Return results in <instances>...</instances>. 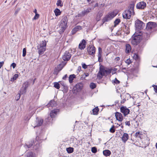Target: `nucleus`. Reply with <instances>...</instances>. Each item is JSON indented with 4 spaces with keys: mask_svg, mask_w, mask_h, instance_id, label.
I'll list each match as a JSON object with an SVG mask.
<instances>
[{
    "mask_svg": "<svg viewBox=\"0 0 157 157\" xmlns=\"http://www.w3.org/2000/svg\"><path fill=\"white\" fill-rule=\"evenodd\" d=\"M36 140V141H35L34 139H33L25 144V145L24 146L25 148H29L31 147L33 145L35 142V143H36V144L35 145L33 146V149L36 151H38L40 148V141L42 140V139H39V137L37 136Z\"/></svg>",
    "mask_w": 157,
    "mask_h": 157,
    "instance_id": "obj_1",
    "label": "nucleus"
},
{
    "mask_svg": "<svg viewBox=\"0 0 157 157\" xmlns=\"http://www.w3.org/2000/svg\"><path fill=\"white\" fill-rule=\"evenodd\" d=\"M135 5V3L133 2H132L129 5L128 10H125L123 13V17L124 18L126 19H129L130 18L132 15H134V8Z\"/></svg>",
    "mask_w": 157,
    "mask_h": 157,
    "instance_id": "obj_2",
    "label": "nucleus"
},
{
    "mask_svg": "<svg viewBox=\"0 0 157 157\" xmlns=\"http://www.w3.org/2000/svg\"><path fill=\"white\" fill-rule=\"evenodd\" d=\"M47 42L45 40H42L41 43L37 46L38 52L39 55L43 54L46 50Z\"/></svg>",
    "mask_w": 157,
    "mask_h": 157,
    "instance_id": "obj_3",
    "label": "nucleus"
},
{
    "mask_svg": "<svg viewBox=\"0 0 157 157\" xmlns=\"http://www.w3.org/2000/svg\"><path fill=\"white\" fill-rule=\"evenodd\" d=\"M117 14V13H116L114 11L109 12L102 19V22L104 24L105 22H108L114 17Z\"/></svg>",
    "mask_w": 157,
    "mask_h": 157,
    "instance_id": "obj_4",
    "label": "nucleus"
},
{
    "mask_svg": "<svg viewBox=\"0 0 157 157\" xmlns=\"http://www.w3.org/2000/svg\"><path fill=\"white\" fill-rule=\"evenodd\" d=\"M142 36L139 35H137L134 34L131 38V42L134 45H137L139 44L142 40Z\"/></svg>",
    "mask_w": 157,
    "mask_h": 157,
    "instance_id": "obj_5",
    "label": "nucleus"
},
{
    "mask_svg": "<svg viewBox=\"0 0 157 157\" xmlns=\"http://www.w3.org/2000/svg\"><path fill=\"white\" fill-rule=\"evenodd\" d=\"M135 25L136 30L137 31L143 29L145 26V24L139 20H137L135 21Z\"/></svg>",
    "mask_w": 157,
    "mask_h": 157,
    "instance_id": "obj_6",
    "label": "nucleus"
},
{
    "mask_svg": "<svg viewBox=\"0 0 157 157\" xmlns=\"http://www.w3.org/2000/svg\"><path fill=\"white\" fill-rule=\"evenodd\" d=\"M105 70L104 67L101 65L99 67V71L97 75V78L99 79H101L105 75Z\"/></svg>",
    "mask_w": 157,
    "mask_h": 157,
    "instance_id": "obj_7",
    "label": "nucleus"
},
{
    "mask_svg": "<svg viewBox=\"0 0 157 157\" xmlns=\"http://www.w3.org/2000/svg\"><path fill=\"white\" fill-rule=\"evenodd\" d=\"M83 87V84L79 83L77 84L73 87V91L74 93H76L81 90Z\"/></svg>",
    "mask_w": 157,
    "mask_h": 157,
    "instance_id": "obj_8",
    "label": "nucleus"
},
{
    "mask_svg": "<svg viewBox=\"0 0 157 157\" xmlns=\"http://www.w3.org/2000/svg\"><path fill=\"white\" fill-rule=\"evenodd\" d=\"M87 51L89 55L94 56L95 53L96 48L94 45H90L87 48Z\"/></svg>",
    "mask_w": 157,
    "mask_h": 157,
    "instance_id": "obj_9",
    "label": "nucleus"
},
{
    "mask_svg": "<svg viewBox=\"0 0 157 157\" xmlns=\"http://www.w3.org/2000/svg\"><path fill=\"white\" fill-rule=\"evenodd\" d=\"M29 86V82L26 81L24 82L23 85L22 86L20 90V93L23 94H25L26 91V89Z\"/></svg>",
    "mask_w": 157,
    "mask_h": 157,
    "instance_id": "obj_10",
    "label": "nucleus"
},
{
    "mask_svg": "<svg viewBox=\"0 0 157 157\" xmlns=\"http://www.w3.org/2000/svg\"><path fill=\"white\" fill-rule=\"evenodd\" d=\"M157 26V24L155 22L150 21L147 24L146 28L147 30L155 28Z\"/></svg>",
    "mask_w": 157,
    "mask_h": 157,
    "instance_id": "obj_11",
    "label": "nucleus"
},
{
    "mask_svg": "<svg viewBox=\"0 0 157 157\" xmlns=\"http://www.w3.org/2000/svg\"><path fill=\"white\" fill-rule=\"evenodd\" d=\"M71 56V53L68 51H66L62 58L64 61H68L70 59Z\"/></svg>",
    "mask_w": 157,
    "mask_h": 157,
    "instance_id": "obj_12",
    "label": "nucleus"
},
{
    "mask_svg": "<svg viewBox=\"0 0 157 157\" xmlns=\"http://www.w3.org/2000/svg\"><path fill=\"white\" fill-rule=\"evenodd\" d=\"M121 112L123 113L124 116H126L129 113L130 110L127 108L126 106H123L120 108Z\"/></svg>",
    "mask_w": 157,
    "mask_h": 157,
    "instance_id": "obj_13",
    "label": "nucleus"
},
{
    "mask_svg": "<svg viewBox=\"0 0 157 157\" xmlns=\"http://www.w3.org/2000/svg\"><path fill=\"white\" fill-rule=\"evenodd\" d=\"M146 3L144 2H141L138 3L136 5L137 9H144L146 6Z\"/></svg>",
    "mask_w": 157,
    "mask_h": 157,
    "instance_id": "obj_14",
    "label": "nucleus"
},
{
    "mask_svg": "<svg viewBox=\"0 0 157 157\" xmlns=\"http://www.w3.org/2000/svg\"><path fill=\"white\" fill-rule=\"evenodd\" d=\"M102 53V48L99 47L98 48V61L99 63L102 62L103 61L102 58H101V55Z\"/></svg>",
    "mask_w": 157,
    "mask_h": 157,
    "instance_id": "obj_15",
    "label": "nucleus"
},
{
    "mask_svg": "<svg viewBox=\"0 0 157 157\" xmlns=\"http://www.w3.org/2000/svg\"><path fill=\"white\" fill-rule=\"evenodd\" d=\"M86 44V42L85 40L83 39L80 42L78 46V48L81 50L84 49Z\"/></svg>",
    "mask_w": 157,
    "mask_h": 157,
    "instance_id": "obj_16",
    "label": "nucleus"
},
{
    "mask_svg": "<svg viewBox=\"0 0 157 157\" xmlns=\"http://www.w3.org/2000/svg\"><path fill=\"white\" fill-rule=\"evenodd\" d=\"M115 116L117 120L121 122L123 120V117L121 113L118 112H116Z\"/></svg>",
    "mask_w": 157,
    "mask_h": 157,
    "instance_id": "obj_17",
    "label": "nucleus"
},
{
    "mask_svg": "<svg viewBox=\"0 0 157 157\" xmlns=\"http://www.w3.org/2000/svg\"><path fill=\"white\" fill-rule=\"evenodd\" d=\"M59 112V109H55L52 110L50 113V116L51 118H54L57 114V113Z\"/></svg>",
    "mask_w": 157,
    "mask_h": 157,
    "instance_id": "obj_18",
    "label": "nucleus"
},
{
    "mask_svg": "<svg viewBox=\"0 0 157 157\" xmlns=\"http://www.w3.org/2000/svg\"><path fill=\"white\" fill-rule=\"evenodd\" d=\"M91 9H87L84 11H82L80 13L78 14V17H82L84 16L86 14L89 13Z\"/></svg>",
    "mask_w": 157,
    "mask_h": 157,
    "instance_id": "obj_19",
    "label": "nucleus"
},
{
    "mask_svg": "<svg viewBox=\"0 0 157 157\" xmlns=\"http://www.w3.org/2000/svg\"><path fill=\"white\" fill-rule=\"evenodd\" d=\"M67 21L68 19L67 17L66 16L64 17L61 21L60 26H67Z\"/></svg>",
    "mask_w": 157,
    "mask_h": 157,
    "instance_id": "obj_20",
    "label": "nucleus"
},
{
    "mask_svg": "<svg viewBox=\"0 0 157 157\" xmlns=\"http://www.w3.org/2000/svg\"><path fill=\"white\" fill-rule=\"evenodd\" d=\"M82 29V27L80 26H77L72 30L71 32L72 35L75 34L79 30Z\"/></svg>",
    "mask_w": 157,
    "mask_h": 157,
    "instance_id": "obj_21",
    "label": "nucleus"
},
{
    "mask_svg": "<svg viewBox=\"0 0 157 157\" xmlns=\"http://www.w3.org/2000/svg\"><path fill=\"white\" fill-rule=\"evenodd\" d=\"M43 122V120L41 118L36 119V125L34 128L36 127L40 126L41 125Z\"/></svg>",
    "mask_w": 157,
    "mask_h": 157,
    "instance_id": "obj_22",
    "label": "nucleus"
},
{
    "mask_svg": "<svg viewBox=\"0 0 157 157\" xmlns=\"http://www.w3.org/2000/svg\"><path fill=\"white\" fill-rule=\"evenodd\" d=\"M144 46L143 45L140 43L136 47V51L138 53H141L143 50Z\"/></svg>",
    "mask_w": 157,
    "mask_h": 157,
    "instance_id": "obj_23",
    "label": "nucleus"
},
{
    "mask_svg": "<svg viewBox=\"0 0 157 157\" xmlns=\"http://www.w3.org/2000/svg\"><path fill=\"white\" fill-rule=\"evenodd\" d=\"M56 102L54 101V100H51L49 103H48L46 106H47V107H52L56 106Z\"/></svg>",
    "mask_w": 157,
    "mask_h": 157,
    "instance_id": "obj_24",
    "label": "nucleus"
},
{
    "mask_svg": "<svg viewBox=\"0 0 157 157\" xmlns=\"http://www.w3.org/2000/svg\"><path fill=\"white\" fill-rule=\"evenodd\" d=\"M128 139V134L126 133H124L122 137V140L123 142L125 143Z\"/></svg>",
    "mask_w": 157,
    "mask_h": 157,
    "instance_id": "obj_25",
    "label": "nucleus"
},
{
    "mask_svg": "<svg viewBox=\"0 0 157 157\" xmlns=\"http://www.w3.org/2000/svg\"><path fill=\"white\" fill-rule=\"evenodd\" d=\"M66 64V63H65L63 61L62 62V63H60L59 65H58L57 66V68L58 69V70L59 71H60L63 68L64 66Z\"/></svg>",
    "mask_w": 157,
    "mask_h": 157,
    "instance_id": "obj_26",
    "label": "nucleus"
},
{
    "mask_svg": "<svg viewBox=\"0 0 157 157\" xmlns=\"http://www.w3.org/2000/svg\"><path fill=\"white\" fill-rule=\"evenodd\" d=\"M126 47V52L127 53H128L131 51V47L130 45L129 44H126L125 45Z\"/></svg>",
    "mask_w": 157,
    "mask_h": 157,
    "instance_id": "obj_27",
    "label": "nucleus"
},
{
    "mask_svg": "<svg viewBox=\"0 0 157 157\" xmlns=\"http://www.w3.org/2000/svg\"><path fill=\"white\" fill-rule=\"evenodd\" d=\"M103 153V155L105 156H109L111 154V151L109 150H104Z\"/></svg>",
    "mask_w": 157,
    "mask_h": 157,
    "instance_id": "obj_28",
    "label": "nucleus"
},
{
    "mask_svg": "<svg viewBox=\"0 0 157 157\" xmlns=\"http://www.w3.org/2000/svg\"><path fill=\"white\" fill-rule=\"evenodd\" d=\"M75 75L74 74L70 75L69 77V82L71 83L73 82V80L75 78Z\"/></svg>",
    "mask_w": 157,
    "mask_h": 157,
    "instance_id": "obj_29",
    "label": "nucleus"
},
{
    "mask_svg": "<svg viewBox=\"0 0 157 157\" xmlns=\"http://www.w3.org/2000/svg\"><path fill=\"white\" fill-rule=\"evenodd\" d=\"M54 12L55 15L56 16L60 15L61 13V11L58 8L56 9L55 10H54Z\"/></svg>",
    "mask_w": 157,
    "mask_h": 157,
    "instance_id": "obj_30",
    "label": "nucleus"
},
{
    "mask_svg": "<svg viewBox=\"0 0 157 157\" xmlns=\"http://www.w3.org/2000/svg\"><path fill=\"white\" fill-rule=\"evenodd\" d=\"M61 28L60 29V30L59 31V33L60 34H62L63 32L65 31V30L67 26H60Z\"/></svg>",
    "mask_w": 157,
    "mask_h": 157,
    "instance_id": "obj_31",
    "label": "nucleus"
},
{
    "mask_svg": "<svg viewBox=\"0 0 157 157\" xmlns=\"http://www.w3.org/2000/svg\"><path fill=\"white\" fill-rule=\"evenodd\" d=\"M99 111V109L98 107H96L92 110V114L93 115H97Z\"/></svg>",
    "mask_w": 157,
    "mask_h": 157,
    "instance_id": "obj_32",
    "label": "nucleus"
},
{
    "mask_svg": "<svg viewBox=\"0 0 157 157\" xmlns=\"http://www.w3.org/2000/svg\"><path fill=\"white\" fill-rule=\"evenodd\" d=\"M66 151L69 154L72 153L74 151V148L72 147H69L66 148Z\"/></svg>",
    "mask_w": 157,
    "mask_h": 157,
    "instance_id": "obj_33",
    "label": "nucleus"
},
{
    "mask_svg": "<svg viewBox=\"0 0 157 157\" xmlns=\"http://www.w3.org/2000/svg\"><path fill=\"white\" fill-rule=\"evenodd\" d=\"M19 75L18 74H15L13 76V78H11V81H13L14 80H16L18 77Z\"/></svg>",
    "mask_w": 157,
    "mask_h": 157,
    "instance_id": "obj_34",
    "label": "nucleus"
},
{
    "mask_svg": "<svg viewBox=\"0 0 157 157\" xmlns=\"http://www.w3.org/2000/svg\"><path fill=\"white\" fill-rule=\"evenodd\" d=\"M54 86L58 89L60 88L59 84L57 82H54Z\"/></svg>",
    "mask_w": 157,
    "mask_h": 157,
    "instance_id": "obj_35",
    "label": "nucleus"
},
{
    "mask_svg": "<svg viewBox=\"0 0 157 157\" xmlns=\"http://www.w3.org/2000/svg\"><path fill=\"white\" fill-rule=\"evenodd\" d=\"M142 134L141 133H140V132H136L135 135V136L137 138H141V136H140L141 135H142Z\"/></svg>",
    "mask_w": 157,
    "mask_h": 157,
    "instance_id": "obj_36",
    "label": "nucleus"
},
{
    "mask_svg": "<svg viewBox=\"0 0 157 157\" xmlns=\"http://www.w3.org/2000/svg\"><path fill=\"white\" fill-rule=\"evenodd\" d=\"M121 22L120 20L119 19H117L114 21V27L116 26Z\"/></svg>",
    "mask_w": 157,
    "mask_h": 157,
    "instance_id": "obj_37",
    "label": "nucleus"
},
{
    "mask_svg": "<svg viewBox=\"0 0 157 157\" xmlns=\"http://www.w3.org/2000/svg\"><path fill=\"white\" fill-rule=\"evenodd\" d=\"M133 58L136 60H138L139 59L140 57L138 54L135 53L134 54Z\"/></svg>",
    "mask_w": 157,
    "mask_h": 157,
    "instance_id": "obj_38",
    "label": "nucleus"
},
{
    "mask_svg": "<svg viewBox=\"0 0 157 157\" xmlns=\"http://www.w3.org/2000/svg\"><path fill=\"white\" fill-rule=\"evenodd\" d=\"M96 84L94 83L93 82H91L90 83V87L91 89H94L96 87Z\"/></svg>",
    "mask_w": 157,
    "mask_h": 157,
    "instance_id": "obj_39",
    "label": "nucleus"
},
{
    "mask_svg": "<svg viewBox=\"0 0 157 157\" xmlns=\"http://www.w3.org/2000/svg\"><path fill=\"white\" fill-rule=\"evenodd\" d=\"M115 126L113 125L112 127L110 129L109 131L111 133H114L115 132Z\"/></svg>",
    "mask_w": 157,
    "mask_h": 157,
    "instance_id": "obj_40",
    "label": "nucleus"
},
{
    "mask_svg": "<svg viewBox=\"0 0 157 157\" xmlns=\"http://www.w3.org/2000/svg\"><path fill=\"white\" fill-rule=\"evenodd\" d=\"M112 82L113 83H114L116 84H119L120 82L116 78H115L114 80H112Z\"/></svg>",
    "mask_w": 157,
    "mask_h": 157,
    "instance_id": "obj_41",
    "label": "nucleus"
},
{
    "mask_svg": "<svg viewBox=\"0 0 157 157\" xmlns=\"http://www.w3.org/2000/svg\"><path fill=\"white\" fill-rule=\"evenodd\" d=\"M91 151L92 153H95L97 152V148L95 147H93L91 148Z\"/></svg>",
    "mask_w": 157,
    "mask_h": 157,
    "instance_id": "obj_42",
    "label": "nucleus"
},
{
    "mask_svg": "<svg viewBox=\"0 0 157 157\" xmlns=\"http://www.w3.org/2000/svg\"><path fill=\"white\" fill-rule=\"evenodd\" d=\"M62 1L61 0H58L57 2L56 3V5L58 6H63V4H61Z\"/></svg>",
    "mask_w": 157,
    "mask_h": 157,
    "instance_id": "obj_43",
    "label": "nucleus"
},
{
    "mask_svg": "<svg viewBox=\"0 0 157 157\" xmlns=\"http://www.w3.org/2000/svg\"><path fill=\"white\" fill-rule=\"evenodd\" d=\"M103 15V13L101 11H99L97 14V16L98 17H99L101 18L102 16Z\"/></svg>",
    "mask_w": 157,
    "mask_h": 157,
    "instance_id": "obj_44",
    "label": "nucleus"
},
{
    "mask_svg": "<svg viewBox=\"0 0 157 157\" xmlns=\"http://www.w3.org/2000/svg\"><path fill=\"white\" fill-rule=\"evenodd\" d=\"M39 14L38 13L35 14V15L33 19V20H36L38 19L39 17Z\"/></svg>",
    "mask_w": 157,
    "mask_h": 157,
    "instance_id": "obj_45",
    "label": "nucleus"
},
{
    "mask_svg": "<svg viewBox=\"0 0 157 157\" xmlns=\"http://www.w3.org/2000/svg\"><path fill=\"white\" fill-rule=\"evenodd\" d=\"M26 50L25 48H24L23 49V54L22 56L24 57L26 55Z\"/></svg>",
    "mask_w": 157,
    "mask_h": 157,
    "instance_id": "obj_46",
    "label": "nucleus"
},
{
    "mask_svg": "<svg viewBox=\"0 0 157 157\" xmlns=\"http://www.w3.org/2000/svg\"><path fill=\"white\" fill-rule=\"evenodd\" d=\"M21 94L20 93V92L16 96V101H18L19 99L20 98V96H21Z\"/></svg>",
    "mask_w": 157,
    "mask_h": 157,
    "instance_id": "obj_47",
    "label": "nucleus"
},
{
    "mask_svg": "<svg viewBox=\"0 0 157 157\" xmlns=\"http://www.w3.org/2000/svg\"><path fill=\"white\" fill-rule=\"evenodd\" d=\"M112 68L108 69H107V70H105V73L109 74L111 72H112Z\"/></svg>",
    "mask_w": 157,
    "mask_h": 157,
    "instance_id": "obj_48",
    "label": "nucleus"
},
{
    "mask_svg": "<svg viewBox=\"0 0 157 157\" xmlns=\"http://www.w3.org/2000/svg\"><path fill=\"white\" fill-rule=\"evenodd\" d=\"M27 157H34L33 153L32 152H29L27 155Z\"/></svg>",
    "mask_w": 157,
    "mask_h": 157,
    "instance_id": "obj_49",
    "label": "nucleus"
},
{
    "mask_svg": "<svg viewBox=\"0 0 157 157\" xmlns=\"http://www.w3.org/2000/svg\"><path fill=\"white\" fill-rule=\"evenodd\" d=\"M127 69H128V68H127L125 67H122L121 68V70H122V71L124 73H126L127 72Z\"/></svg>",
    "mask_w": 157,
    "mask_h": 157,
    "instance_id": "obj_50",
    "label": "nucleus"
},
{
    "mask_svg": "<svg viewBox=\"0 0 157 157\" xmlns=\"http://www.w3.org/2000/svg\"><path fill=\"white\" fill-rule=\"evenodd\" d=\"M117 69L116 68H114L113 69H112V74L113 75L117 71Z\"/></svg>",
    "mask_w": 157,
    "mask_h": 157,
    "instance_id": "obj_51",
    "label": "nucleus"
},
{
    "mask_svg": "<svg viewBox=\"0 0 157 157\" xmlns=\"http://www.w3.org/2000/svg\"><path fill=\"white\" fill-rule=\"evenodd\" d=\"M125 63H127L128 65H129L131 63V62L129 59H128L126 60Z\"/></svg>",
    "mask_w": 157,
    "mask_h": 157,
    "instance_id": "obj_52",
    "label": "nucleus"
},
{
    "mask_svg": "<svg viewBox=\"0 0 157 157\" xmlns=\"http://www.w3.org/2000/svg\"><path fill=\"white\" fill-rule=\"evenodd\" d=\"M82 67L83 68L86 69L87 68V66L85 63H82Z\"/></svg>",
    "mask_w": 157,
    "mask_h": 157,
    "instance_id": "obj_53",
    "label": "nucleus"
},
{
    "mask_svg": "<svg viewBox=\"0 0 157 157\" xmlns=\"http://www.w3.org/2000/svg\"><path fill=\"white\" fill-rule=\"evenodd\" d=\"M16 64L15 63H13L11 65L10 67H12L13 69H14L16 66Z\"/></svg>",
    "mask_w": 157,
    "mask_h": 157,
    "instance_id": "obj_54",
    "label": "nucleus"
},
{
    "mask_svg": "<svg viewBox=\"0 0 157 157\" xmlns=\"http://www.w3.org/2000/svg\"><path fill=\"white\" fill-rule=\"evenodd\" d=\"M125 123V124L126 125H128L129 126H130V123L129 121H126Z\"/></svg>",
    "mask_w": 157,
    "mask_h": 157,
    "instance_id": "obj_55",
    "label": "nucleus"
},
{
    "mask_svg": "<svg viewBox=\"0 0 157 157\" xmlns=\"http://www.w3.org/2000/svg\"><path fill=\"white\" fill-rule=\"evenodd\" d=\"M81 70V66H79L78 67L77 72H79Z\"/></svg>",
    "mask_w": 157,
    "mask_h": 157,
    "instance_id": "obj_56",
    "label": "nucleus"
},
{
    "mask_svg": "<svg viewBox=\"0 0 157 157\" xmlns=\"http://www.w3.org/2000/svg\"><path fill=\"white\" fill-rule=\"evenodd\" d=\"M154 90L155 93H157V86H154Z\"/></svg>",
    "mask_w": 157,
    "mask_h": 157,
    "instance_id": "obj_57",
    "label": "nucleus"
},
{
    "mask_svg": "<svg viewBox=\"0 0 157 157\" xmlns=\"http://www.w3.org/2000/svg\"><path fill=\"white\" fill-rule=\"evenodd\" d=\"M126 101V99L125 98H124L121 101V104H123Z\"/></svg>",
    "mask_w": 157,
    "mask_h": 157,
    "instance_id": "obj_58",
    "label": "nucleus"
},
{
    "mask_svg": "<svg viewBox=\"0 0 157 157\" xmlns=\"http://www.w3.org/2000/svg\"><path fill=\"white\" fill-rule=\"evenodd\" d=\"M67 77V74L65 75L63 77V80H65L66 78Z\"/></svg>",
    "mask_w": 157,
    "mask_h": 157,
    "instance_id": "obj_59",
    "label": "nucleus"
},
{
    "mask_svg": "<svg viewBox=\"0 0 157 157\" xmlns=\"http://www.w3.org/2000/svg\"><path fill=\"white\" fill-rule=\"evenodd\" d=\"M100 18H101L99 17H97H97L96 18V20L97 21H99L100 20Z\"/></svg>",
    "mask_w": 157,
    "mask_h": 157,
    "instance_id": "obj_60",
    "label": "nucleus"
},
{
    "mask_svg": "<svg viewBox=\"0 0 157 157\" xmlns=\"http://www.w3.org/2000/svg\"><path fill=\"white\" fill-rule=\"evenodd\" d=\"M98 2L96 3L94 6V7L95 8L96 7H98Z\"/></svg>",
    "mask_w": 157,
    "mask_h": 157,
    "instance_id": "obj_61",
    "label": "nucleus"
},
{
    "mask_svg": "<svg viewBox=\"0 0 157 157\" xmlns=\"http://www.w3.org/2000/svg\"><path fill=\"white\" fill-rule=\"evenodd\" d=\"M84 74H85L86 77L88 76L89 75V74L88 73H85Z\"/></svg>",
    "mask_w": 157,
    "mask_h": 157,
    "instance_id": "obj_62",
    "label": "nucleus"
},
{
    "mask_svg": "<svg viewBox=\"0 0 157 157\" xmlns=\"http://www.w3.org/2000/svg\"><path fill=\"white\" fill-rule=\"evenodd\" d=\"M19 11V10H17L15 12V14H16Z\"/></svg>",
    "mask_w": 157,
    "mask_h": 157,
    "instance_id": "obj_63",
    "label": "nucleus"
},
{
    "mask_svg": "<svg viewBox=\"0 0 157 157\" xmlns=\"http://www.w3.org/2000/svg\"><path fill=\"white\" fill-rule=\"evenodd\" d=\"M126 96H128L129 97H130V98H131L130 95L129 94H128V93H126Z\"/></svg>",
    "mask_w": 157,
    "mask_h": 157,
    "instance_id": "obj_64",
    "label": "nucleus"
}]
</instances>
